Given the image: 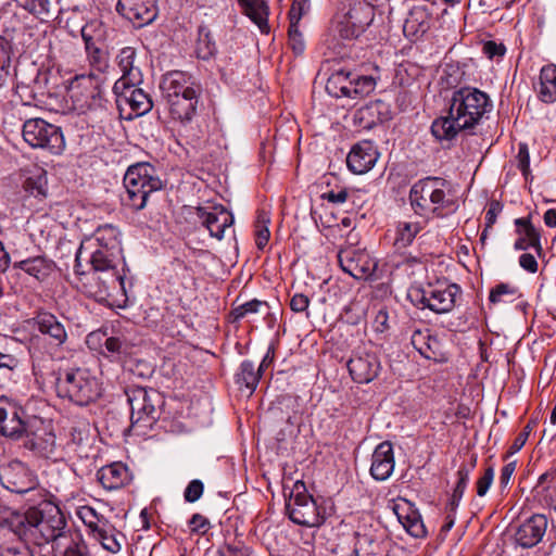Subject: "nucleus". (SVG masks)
I'll return each mask as SVG.
<instances>
[{
  "label": "nucleus",
  "instance_id": "obj_1",
  "mask_svg": "<svg viewBox=\"0 0 556 556\" xmlns=\"http://www.w3.org/2000/svg\"><path fill=\"white\" fill-rule=\"evenodd\" d=\"M493 108L488 93L476 87L453 91L446 116L432 123L431 131L439 140H452L462 130L475 128Z\"/></svg>",
  "mask_w": 556,
  "mask_h": 556
},
{
  "label": "nucleus",
  "instance_id": "obj_2",
  "mask_svg": "<svg viewBox=\"0 0 556 556\" xmlns=\"http://www.w3.org/2000/svg\"><path fill=\"white\" fill-rule=\"evenodd\" d=\"M409 200L415 213L425 217H443L457 208L452 185L440 177H426L414 184Z\"/></svg>",
  "mask_w": 556,
  "mask_h": 556
},
{
  "label": "nucleus",
  "instance_id": "obj_3",
  "mask_svg": "<svg viewBox=\"0 0 556 556\" xmlns=\"http://www.w3.org/2000/svg\"><path fill=\"white\" fill-rule=\"evenodd\" d=\"M21 525L25 540L37 546L52 543V547H55L70 530L64 515L52 504L29 508Z\"/></svg>",
  "mask_w": 556,
  "mask_h": 556
},
{
  "label": "nucleus",
  "instance_id": "obj_4",
  "mask_svg": "<svg viewBox=\"0 0 556 556\" xmlns=\"http://www.w3.org/2000/svg\"><path fill=\"white\" fill-rule=\"evenodd\" d=\"M38 330L29 340V353L33 358L49 357L61 361L68 343V332L65 325L54 314L40 311L31 319Z\"/></svg>",
  "mask_w": 556,
  "mask_h": 556
},
{
  "label": "nucleus",
  "instance_id": "obj_5",
  "mask_svg": "<svg viewBox=\"0 0 556 556\" xmlns=\"http://www.w3.org/2000/svg\"><path fill=\"white\" fill-rule=\"evenodd\" d=\"M87 254L91 266H105L113 268L122 261V247L119 231L111 224H105L96 229L93 235L86 238L76 253V270L79 273L80 261Z\"/></svg>",
  "mask_w": 556,
  "mask_h": 556
},
{
  "label": "nucleus",
  "instance_id": "obj_6",
  "mask_svg": "<svg viewBox=\"0 0 556 556\" xmlns=\"http://www.w3.org/2000/svg\"><path fill=\"white\" fill-rule=\"evenodd\" d=\"M56 393L78 406H86L101 395L102 388L99 379L88 368H66L60 372Z\"/></svg>",
  "mask_w": 556,
  "mask_h": 556
},
{
  "label": "nucleus",
  "instance_id": "obj_7",
  "mask_svg": "<svg viewBox=\"0 0 556 556\" xmlns=\"http://www.w3.org/2000/svg\"><path fill=\"white\" fill-rule=\"evenodd\" d=\"M126 197L124 202L135 211L146 207L149 195L161 190L163 182L150 163H137L128 167L124 176Z\"/></svg>",
  "mask_w": 556,
  "mask_h": 556
},
{
  "label": "nucleus",
  "instance_id": "obj_8",
  "mask_svg": "<svg viewBox=\"0 0 556 556\" xmlns=\"http://www.w3.org/2000/svg\"><path fill=\"white\" fill-rule=\"evenodd\" d=\"M361 236L351 230L344 243L338 250V262L341 269L358 280L370 279L377 269V262L366 248L359 245Z\"/></svg>",
  "mask_w": 556,
  "mask_h": 556
},
{
  "label": "nucleus",
  "instance_id": "obj_9",
  "mask_svg": "<svg viewBox=\"0 0 556 556\" xmlns=\"http://www.w3.org/2000/svg\"><path fill=\"white\" fill-rule=\"evenodd\" d=\"M72 106L78 113L94 111L104 106L103 92L99 79L93 74L76 75L67 86Z\"/></svg>",
  "mask_w": 556,
  "mask_h": 556
},
{
  "label": "nucleus",
  "instance_id": "obj_10",
  "mask_svg": "<svg viewBox=\"0 0 556 556\" xmlns=\"http://www.w3.org/2000/svg\"><path fill=\"white\" fill-rule=\"evenodd\" d=\"M23 139L34 149L46 150L51 154H61L65 140L60 127L42 118H29L23 125Z\"/></svg>",
  "mask_w": 556,
  "mask_h": 556
},
{
  "label": "nucleus",
  "instance_id": "obj_11",
  "mask_svg": "<svg viewBox=\"0 0 556 556\" xmlns=\"http://www.w3.org/2000/svg\"><path fill=\"white\" fill-rule=\"evenodd\" d=\"M457 292L456 285H428L427 287H412L407 296L418 308H429L437 314H444L454 308Z\"/></svg>",
  "mask_w": 556,
  "mask_h": 556
},
{
  "label": "nucleus",
  "instance_id": "obj_12",
  "mask_svg": "<svg viewBox=\"0 0 556 556\" xmlns=\"http://www.w3.org/2000/svg\"><path fill=\"white\" fill-rule=\"evenodd\" d=\"M344 15L333 27V31L342 39L357 38L371 24L375 8L367 0H345Z\"/></svg>",
  "mask_w": 556,
  "mask_h": 556
},
{
  "label": "nucleus",
  "instance_id": "obj_13",
  "mask_svg": "<svg viewBox=\"0 0 556 556\" xmlns=\"http://www.w3.org/2000/svg\"><path fill=\"white\" fill-rule=\"evenodd\" d=\"M91 269L92 271L84 283L85 292L90 298L102 302L117 289L125 293V274L118 270V266H113V268L91 266Z\"/></svg>",
  "mask_w": 556,
  "mask_h": 556
},
{
  "label": "nucleus",
  "instance_id": "obj_14",
  "mask_svg": "<svg viewBox=\"0 0 556 556\" xmlns=\"http://www.w3.org/2000/svg\"><path fill=\"white\" fill-rule=\"evenodd\" d=\"M126 395L130 406L131 425L151 426L156 420V407L162 403L160 393L152 389L136 387L128 389Z\"/></svg>",
  "mask_w": 556,
  "mask_h": 556
},
{
  "label": "nucleus",
  "instance_id": "obj_15",
  "mask_svg": "<svg viewBox=\"0 0 556 556\" xmlns=\"http://www.w3.org/2000/svg\"><path fill=\"white\" fill-rule=\"evenodd\" d=\"M294 494L287 504L289 518L296 525L318 527L324 522L315 500L305 492L304 484L294 485Z\"/></svg>",
  "mask_w": 556,
  "mask_h": 556
},
{
  "label": "nucleus",
  "instance_id": "obj_16",
  "mask_svg": "<svg viewBox=\"0 0 556 556\" xmlns=\"http://www.w3.org/2000/svg\"><path fill=\"white\" fill-rule=\"evenodd\" d=\"M24 446L39 456L49 457L55 448V435L43 419L31 416L24 430Z\"/></svg>",
  "mask_w": 556,
  "mask_h": 556
},
{
  "label": "nucleus",
  "instance_id": "obj_17",
  "mask_svg": "<svg viewBox=\"0 0 556 556\" xmlns=\"http://www.w3.org/2000/svg\"><path fill=\"white\" fill-rule=\"evenodd\" d=\"M137 85L125 83V80H116L113 86L118 106H128L130 109V113L127 116L128 119L149 113L153 106L150 96L141 88H137Z\"/></svg>",
  "mask_w": 556,
  "mask_h": 556
},
{
  "label": "nucleus",
  "instance_id": "obj_18",
  "mask_svg": "<svg viewBox=\"0 0 556 556\" xmlns=\"http://www.w3.org/2000/svg\"><path fill=\"white\" fill-rule=\"evenodd\" d=\"M348 369L355 382L369 383L378 377L381 363L375 353L358 350L349 359Z\"/></svg>",
  "mask_w": 556,
  "mask_h": 556
},
{
  "label": "nucleus",
  "instance_id": "obj_19",
  "mask_svg": "<svg viewBox=\"0 0 556 556\" xmlns=\"http://www.w3.org/2000/svg\"><path fill=\"white\" fill-rule=\"evenodd\" d=\"M116 11L136 27H143L157 16L156 0H118Z\"/></svg>",
  "mask_w": 556,
  "mask_h": 556
},
{
  "label": "nucleus",
  "instance_id": "obj_20",
  "mask_svg": "<svg viewBox=\"0 0 556 556\" xmlns=\"http://www.w3.org/2000/svg\"><path fill=\"white\" fill-rule=\"evenodd\" d=\"M25 410L7 399H0V432L9 438L23 437L28 424Z\"/></svg>",
  "mask_w": 556,
  "mask_h": 556
},
{
  "label": "nucleus",
  "instance_id": "obj_21",
  "mask_svg": "<svg viewBox=\"0 0 556 556\" xmlns=\"http://www.w3.org/2000/svg\"><path fill=\"white\" fill-rule=\"evenodd\" d=\"M1 484L17 494L26 493L36 486V481L28 468L18 460L11 462L0 472Z\"/></svg>",
  "mask_w": 556,
  "mask_h": 556
},
{
  "label": "nucleus",
  "instance_id": "obj_22",
  "mask_svg": "<svg viewBox=\"0 0 556 556\" xmlns=\"http://www.w3.org/2000/svg\"><path fill=\"white\" fill-rule=\"evenodd\" d=\"M197 216L210 235L218 240L224 238L225 230L233 224L232 214L223 205L198 207Z\"/></svg>",
  "mask_w": 556,
  "mask_h": 556
},
{
  "label": "nucleus",
  "instance_id": "obj_23",
  "mask_svg": "<svg viewBox=\"0 0 556 556\" xmlns=\"http://www.w3.org/2000/svg\"><path fill=\"white\" fill-rule=\"evenodd\" d=\"M547 525L548 521L544 515H532L518 526L515 532V542L522 548L538 545L546 532Z\"/></svg>",
  "mask_w": 556,
  "mask_h": 556
},
{
  "label": "nucleus",
  "instance_id": "obj_24",
  "mask_svg": "<svg viewBox=\"0 0 556 556\" xmlns=\"http://www.w3.org/2000/svg\"><path fill=\"white\" fill-rule=\"evenodd\" d=\"M160 87L166 101L174 99V97L193 96L195 92H201L200 86L195 84L193 78L181 71H173L164 75Z\"/></svg>",
  "mask_w": 556,
  "mask_h": 556
},
{
  "label": "nucleus",
  "instance_id": "obj_25",
  "mask_svg": "<svg viewBox=\"0 0 556 556\" xmlns=\"http://www.w3.org/2000/svg\"><path fill=\"white\" fill-rule=\"evenodd\" d=\"M379 152L369 140H363L354 144L348 154L346 164L354 174H365L370 170L378 161Z\"/></svg>",
  "mask_w": 556,
  "mask_h": 556
},
{
  "label": "nucleus",
  "instance_id": "obj_26",
  "mask_svg": "<svg viewBox=\"0 0 556 556\" xmlns=\"http://www.w3.org/2000/svg\"><path fill=\"white\" fill-rule=\"evenodd\" d=\"M393 446L389 441L376 446L371 455L370 475L377 481L389 479L394 470Z\"/></svg>",
  "mask_w": 556,
  "mask_h": 556
},
{
  "label": "nucleus",
  "instance_id": "obj_27",
  "mask_svg": "<svg viewBox=\"0 0 556 556\" xmlns=\"http://www.w3.org/2000/svg\"><path fill=\"white\" fill-rule=\"evenodd\" d=\"M432 14L426 5H416L404 21V35L412 39L421 37L431 26Z\"/></svg>",
  "mask_w": 556,
  "mask_h": 556
},
{
  "label": "nucleus",
  "instance_id": "obj_28",
  "mask_svg": "<svg viewBox=\"0 0 556 556\" xmlns=\"http://www.w3.org/2000/svg\"><path fill=\"white\" fill-rule=\"evenodd\" d=\"M201 92H195L193 96H179L178 98L167 100L169 114L173 119L187 124L192 121L197 113L199 104V97Z\"/></svg>",
  "mask_w": 556,
  "mask_h": 556
},
{
  "label": "nucleus",
  "instance_id": "obj_29",
  "mask_svg": "<svg viewBox=\"0 0 556 556\" xmlns=\"http://www.w3.org/2000/svg\"><path fill=\"white\" fill-rule=\"evenodd\" d=\"M517 233L519 238L515 242L516 250L534 249L538 253L541 252V238L538 229L532 225L530 217L517 218L515 220Z\"/></svg>",
  "mask_w": 556,
  "mask_h": 556
},
{
  "label": "nucleus",
  "instance_id": "obj_30",
  "mask_svg": "<svg viewBox=\"0 0 556 556\" xmlns=\"http://www.w3.org/2000/svg\"><path fill=\"white\" fill-rule=\"evenodd\" d=\"M394 513L397 516L400 523L412 536L424 538L426 535V527L419 513L407 503H404L403 505L396 504Z\"/></svg>",
  "mask_w": 556,
  "mask_h": 556
},
{
  "label": "nucleus",
  "instance_id": "obj_31",
  "mask_svg": "<svg viewBox=\"0 0 556 556\" xmlns=\"http://www.w3.org/2000/svg\"><path fill=\"white\" fill-rule=\"evenodd\" d=\"M116 64L122 73L118 80L125 83L140 84L142 79L141 71L135 65L136 50L131 47H124L116 55Z\"/></svg>",
  "mask_w": 556,
  "mask_h": 556
},
{
  "label": "nucleus",
  "instance_id": "obj_32",
  "mask_svg": "<svg viewBox=\"0 0 556 556\" xmlns=\"http://www.w3.org/2000/svg\"><path fill=\"white\" fill-rule=\"evenodd\" d=\"M13 268L21 269L38 281H45L54 270V263L38 255L15 262Z\"/></svg>",
  "mask_w": 556,
  "mask_h": 556
},
{
  "label": "nucleus",
  "instance_id": "obj_33",
  "mask_svg": "<svg viewBox=\"0 0 556 556\" xmlns=\"http://www.w3.org/2000/svg\"><path fill=\"white\" fill-rule=\"evenodd\" d=\"M97 477L104 489L116 490L128 481V469L122 463H113L102 467Z\"/></svg>",
  "mask_w": 556,
  "mask_h": 556
},
{
  "label": "nucleus",
  "instance_id": "obj_34",
  "mask_svg": "<svg viewBox=\"0 0 556 556\" xmlns=\"http://www.w3.org/2000/svg\"><path fill=\"white\" fill-rule=\"evenodd\" d=\"M541 101L553 103L556 101V65L547 64L541 68L539 84L535 88Z\"/></svg>",
  "mask_w": 556,
  "mask_h": 556
},
{
  "label": "nucleus",
  "instance_id": "obj_35",
  "mask_svg": "<svg viewBox=\"0 0 556 556\" xmlns=\"http://www.w3.org/2000/svg\"><path fill=\"white\" fill-rule=\"evenodd\" d=\"M239 4L262 33L269 31L267 23L268 7L264 0H239Z\"/></svg>",
  "mask_w": 556,
  "mask_h": 556
},
{
  "label": "nucleus",
  "instance_id": "obj_36",
  "mask_svg": "<svg viewBox=\"0 0 556 556\" xmlns=\"http://www.w3.org/2000/svg\"><path fill=\"white\" fill-rule=\"evenodd\" d=\"M55 547L64 548L63 556H89L87 544L76 530L70 529Z\"/></svg>",
  "mask_w": 556,
  "mask_h": 556
},
{
  "label": "nucleus",
  "instance_id": "obj_37",
  "mask_svg": "<svg viewBox=\"0 0 556 556\" xmlns=\"http://www.w3.org/2000/svg\"><path fill=\"white\" fill-rule=\"evenodd\" d=\"M354 73L338 71L331 74L326 84L329 94L341 98L346 97L350 92Z\"/></svg>",
  "mask_w": 556,
  "mask_h": 556
},
{
  "label": "nucleus",
  "instance_id": "obj_38",
  "mask_svg": "<svg viewBox=\"0 0 556 556\" xmlns=\"http://www.w3.org/2000/svg\"><path fill=\"white\" fill-rule=\"evenodd\" d=\"M86 58L89 66L98 72L104 73L109 68V52L105 43L85 46Z\"/></svg>",
  "mask_w": 556,
  "mask_h": 556
},
{
  "label": "nucleus",
  "instance_id": "obj_39",
  "mask_svg": "<svg viewBox=\"0 0 556 556\" xmlns=\"http://www.w3.org/2000/svg\"><path fill=\"white\" fill-rule=\"evenodd\" d=\"M261 370L262 365L255 369V366L251 361H243L238 374L236 375L237 383L241 387L244 386L249 390L250 394H252L258 384Z\"/></svg>",
  "mask_w": 556,
  "mask_h": 556
},
{
  "label": "nucleus",
  "instance_id": "obj_40",
  "mask_svg": "<svg viewBox=\"0 0 556 556\" xmlns=\"http://www.w3.org/2000/svg\"><path fill=\"white\" fill-rule=\"evenodd\" d=\"M17 4L41 22H48L53 15L51 0H16Z\"/></svg>",
  "mask_w": 556,
  "mask_h": 556
},
{
  "label": "nucleus",
  "instance_id": "obj_41",
  "mask_svg": "<svg viewBox=\"0 0 556 556\" xmlns=\"http://www.w3.org/2000/svg\"><path fill=\"white\" fill-rule=\"evenodd\" d=\"M473 464L471 465V467H468L466 465H462L459 467V469L457 470V481H456V485L453 490V493H452V497L450 500V503H448V506H450V509L451 510H455L460 501H462V497L464 495V492L467 488V484L469 482V476H470V471L471 469L473 468Z\"/></svg>",
  "mask_w": 556,
  "mask_h": 556
},
{
  "label": "nucleus",
  "instance_id": "obj_42",
  "mask_svg": "<svg viewBox=\"0 0 556 556\" xmlns=\"http://www.w3.org/2000/svg\"><path fill=\"white\" fill-rule=\"evenodd\" d=\"M376 88V80L368 75H359L354 73L352 85L348 98H363L371 93Z\"/></svg>",
  "mask_w": 556,
  "mask_h": 556
},
{
  "label": "nucleus",
  "instance_id": "obj_43",
  "mask_svg": "<svg viewBox=\"0 0 556 556\" xmlns=\"http://www.w3.org/2000/svg\"><path fill=\"white\" fill-rule=\"evenodd\" d=\"M85 46L105 43L106 30L104 25L97 21L88 22L80 30Z\"/></svg>",
  "mask_w": 556,
  "mask_h": 556
},
{
  "label": "nucleus",
  "instance_id": "obj_44",
  "mask_svg": "<svg viewBox=\"0 0 556 556\" xmlns=\"http://www.w3.org/2000/svg\"><path fill=\"white\" fill-rule=\"evenodd\" d=\"M420 226L417 223H399L396 227V237L394 245L397 249L406 248L415 239L416 235L420 231Z\"/></svg>",
  "mask_w": 556,
  "mask_h": 556
},
{
  "label": "nucleus",
  "instance_id": "obj_45",
  "mask_svg": "<svg viewBox=\"0 0 556 556\" xmlns=\"http://www.w3.org/2000/svg\"><path fill=\"white\" fill-rule=\"evenodd\" d=\"M519 298L518 288L509 283H500L495 286L489 295L492 304L511 303Z\"/></svg>",
  "mask_w": 556,
  "mask_h": 556
},
{
  "label": "nucleus",
  "instance_id": "obj_46",
  "mask_svg": "<svg viewBox=\"0 0 556 556\" xmlns=\"http://www.w3.org/2000/svg\"><path fill=\"white\" fill-rule=\"evenodd\" d=\"M270 219L268 214L265 211L258 212L256 219V245L260 250H263L268 243L270 232L268 229V224Z\"/></svg>",
  "mask_w": 556,
  "mask_h": 556
},
{
  "label": "nucleus",
  "instance_id": "obj_47",
  "mask_svg": "<svg viewBox=\"0 0 556 556\" xmlns=\"http://www.w3.org/2000/svg\"><path fill=\"white\" fill-rule=\"evenodd\" d=\"M10 45L0 36V87L4 86L10 77Z\"/></svg>",
  "mask_w": 556,
  "mask_h": 556
},
{
  "label": "nucleus",
  "instance_id": "obj_48",
  "mask_svg": "<svg viewBox=\"0 0 556 556\" xmlns=\"http://www.w3.org/2000/svg\"><path fill=\"white\" fill-rule=\"evenodd\" d=\"M94 535L104 549L113 554H116L121 551L122 545L112 532H109L102 528H96Z\"/></svg>",
  "mask_w": 556,
  "mask_h": 556
},
{
  "label": "nucleus",
  "instance_id": "obj_49",
  "mask_svg": "<svg viewBox=\"0 0 556 556\" xmlns=\"http://www.w3.org/2000/svg\"><path fill=\"white\" fill-rule=\"evenodd\" d=\"M216 53V45L213 41L210 33H200L197 55L202 60H208Z\"/></svg>",
  "mask_w": 556,
  "mask_h": 556
},
{
  "label": "nucleus",
  "instance_id": "obj_50",
  "mask_svg": "<svg viewBox=\"0 0 556 556\" xmlns=\"http://www.w3.org/2000/svg\"><path fill=\"white\" fill-rule=\"evenodd\" d=\"M419 353L425 358L433 361H441L443 356L441 343L432 334L429 336V340Z\"/></svg>",
  "mask_w": 556,
  "mask_h": 556
},
{
  "label": "nucleus",
  "instance_id": "obj_51",
  "mask_svg": "<svg viewBox=\"0 0 556 556\" xmlns=\"http://www.w3.org/2000/svg\"><path fill=\"white\" fill-rule=\"evenodd\" d=\"M263 309L268 311V305L266 302L258 301V300H252V301H249V302L240 305L239 307H237L233 311V314H235V318L238 319V318H242L249 314L261 313Z\"/></svg>",
  "mask_w": 556,
  "mask_h": 556
},
{
  "label": "nucleus",
  "instance_id": "obj_52",
  "mask_svg": "<svg viewBox=\"0 0 556 556\" xmlns=\"http://www.w3.org/2000/svg\"><path fill=\"white\" fill-rule=\"evenodd\" d=\"M204 485L202 481L195 479L192 480L186 488L184 496L189 503L197 502L203 494Z\"/></svg>",
  "mask_w": 556,
  "mask_h": 556
},
{
  "label": "nucleus",
  "instance_id": "obj_53",
  "mask_svg": "<svg viewBox=\"0 0 556 556\" xmlns=\"http://www.w3.org/2000/svg\"><path fill=\"white\" fill-rule=\"evenodd\" d=\"M105 350L113 355H121L126 352L127 344L118 337H110L104 341Z\"/></svg>",
  "mask_w": 556,
  "mask_h": 556
},
{
  "label": "nucleus",
  "instance_id": "obj_54",
  "mask_svg": "<svg viewBox=\"0 0 556 556\" xmlns=\"http://www.w3.org/2000/svg\"><path fill=\"white\" fill-rule=\"evenodd\" d=\"M189 526L191 532L205 534L210 529V521L203 515L194 514L189 521Z\"/></svg>",
  "mask_w": 556,
  "mask_h": 556
},
{
  "label": "nucleus",
  "instance_id": "obj_55",
  "mask_svg": "<svg viewBox=\"0 0 556 556\" xmlns=\"http://www.w3.org/2000/svg\"><path fill=\"white\" fill-rule=\"evenodd\" d=\"M494 479V469L489 467L485 469L482 477L477 481V494L479 496H484L489 491Z\"/></svg>",
  "mask_w": 556,
  "mask_h": 556
},
{
  "label": "nucleus",
  "instance_id": "obj_56",
  "mask_svg": "<svg viewBox=\"0 0 556 556\" xmlns=\"http://www.w3.org/2000/svg\"><path fill=\"white\" fill-rule=\"evenodd\" d=\"M289 41L295 53H302L304 50V41L302 39V35L300 34L296 24H290L289 30Z\"/></svg>",
  "mask_w": 556,
  "mask_h": 556
},
{
  "label": "nucleus",
  "instance_id": "obj_57",
  "mask_svg": "<svg viewBox=\"0 0 556 556\" xmlns=\"http://www.w3.org/2000/svg\"><path fill=\"white\" fill-rule=\"evenodd\" d=\"M308 305L309 299L303 293H295L290 300V308L294 313H307Z\"/></svg>",
  "mask_w": 556,
  "mask_h": 556
},
{
  "label": "nucleus",
  "instance_id": "obj_58",
  "mask_svg": "<svg viewBox=\"0 0 556 556\" xmlns=\"http://www.w3.org/2000/svg\"><path fill=\"white\" fill-rule=\"evenodd\" d=\"M483 53L489 59L502 58L506 53V47L503 43L490 40L483 43Z\"/></svg>",
  "mask_w": 556,
  "mask_h": 556
},
{
  "label": "nucleus",
  "instance_id": "obj_59",
  "mask_svg": "<svg viewBox=\"0 0 556 556\" xmlns=\"http://www.w3.org/2000/svg\"><path fill=\"white\" fill-rule=\"evenodd\" d=\"M430 334L429 329H415L410 336L412 345L419 352L426 345Z\"/></svg>",
  "mask_w": 556,
  "mask_h": 556
},
{
  "label": "nucleus",
  "instance_id": "obj_60",
  "mask_svg": "<svg viewBox=\"0 0 556 556\" xmlns=\"http://www.w3.org/2000/svg\"><path fill=\"white\" fill-rule=\"evenodd\" d=\"M502 212V205L497 201H492L485 213V225L486 228H492L496 222L497 215Z\"/></svg>",
  "mask_w": 556,
  "mask_h": 556
},
{
  "label": "nucleus",
  "instance_id": "obj_61",
  "mask_svg": "<svg viewBox=\"0 0 556 556\" xmlns=\"http://www.w3.org/2000/svg\"><path fill=\"white\" fill-rule=\"evenodd\" d=\"M306 7H307L306 0H295L293 2L291 10L289 12L290 24H296L300 21Z\"/></svg>",
  "mask_w": 556,
  "mask_h": 556
},
{
  "label": "nucleus",
  "instance_id": "obj_62",
  "mask_svg": "<svg viewBox=\"0 0 556 556\" xmlns=\"http://www.w3.org/2000/svg\"><path fill=\"white\" fill-rule=\"evenodd\" d=\"M518 166L521 169L523 175H527L529 173V165H530V156L529 151L526 144L519 146L518 151Z\"/></svg>",
  "mask_w": 556,
  "mask_h": 556
},
{
  "label": "nucleus",
  "instance_id": "obj_63",
  "mask_svg": "<svg viewBox=\"0 0 556 556\" xmlns=\"http://www.w3.org/2000/svg\"><path fill=\"white\" fill-rule=\"evenodd\" d=\"M515 470H516V462L515 460L507 463L502 468L501 477H500V484L502 488H506L509 484L511 476L515 472Z\"/></svg>",
  "mask_w": 556,
  "mask_h": 556
},
{
  "label": "nucleus",
  "instance_id": "obj_64",
  "mask_svg": "<svg viewBox=\"0 0 556 556\" xmlns=\"http://www.w3.org/2000/svg\"><path fill=\"white\" fill-rule=\"evenodd\" d=\"M0 556H33V554L25 546H8L1 549Z\"/></svg>",
  "mask_w": 556,
  "mask_h": 556
}]
</instances>
